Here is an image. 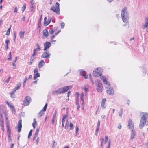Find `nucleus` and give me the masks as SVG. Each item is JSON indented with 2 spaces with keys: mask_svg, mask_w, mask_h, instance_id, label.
<instances>
[{
  "mask_svg": "<svg viewBox=\"0 0 148 148\" xmlns=\"http://www.w3.org/2000/svg\"><path fill=\"white\" fill-rule=\"evenodd\" d=\"M12 59L11 53V52L9 53V57L8 58V60H10Z\"/></svg>",
  "mask_w": 148,
  "mask_h": 148,
  "instance_id": "nucleus-45",
  "label": "nucleus"
},
{
  "mask_svg": "<svg viewBox=\"0 0 148 148\" xmlns=\"http://www.w3.org/2000/svg\"><path fill=\"white\" fill-rule=\"evenodd\" d=\"M56 111H55L52 117V121L51 122L52 124H54L55 120L56 119Z\"/></svg>",
  "mask_w": 148,
  "mask_h": 148,
  "instance_id": "nucleus-19",
  "label": "nucleus"
},
{
  "mask_svg": "<svg viewBox=\"0 0 148 148\" xmlns=\"http://www.w3.org/2000/svg\"><path fill=\"white\" fill-rule=\"evenodd\" d=\"M7 132L8 136L9 137H10V122L9 121H7L6 122Z\"/></svg>",
  "mask_w": 148,
  "mask_h": 148,
  "instance_id": "nucleus-8",
  "label": "nucleus"
},
{
  "mask_svg": "<svg viewBox=\"0 0 148 148\" xmlns=\"http://www.w3.org/2000/svg\"><path fill=\"white\" fill-rule=\"evenodd\" d=\"M80 74L81 76H83L85 79L88 78V76L86 72L83 69L79 70Z\"/></svg>",
  "mask_w": 148,
  "mask_h": 148,
  "instance_id": "nucleus-10",
  "label": "nucleus"
},
{
  "mask_svg": "<svg viewBox=\"0 0 148 148\" xmlns=\"http://www.w3.org/2000/svg\"><path fill=\"white\" fill-rule=\"evenodd\" d=\"M35 57L32 56H31L30 58V61L29 64L30 65H32V63L34 62V60Z\"/></svg>",
  "mask_w": 148,
  "mask_h": 148,
  "instance_id": "nucleus-31",
  "label": "nucleus"
},
{
  "mask_svg": "<svg viewBox=\"0 0 148 148\" xmlns=\"http://www.w3.org/2000/svg\"><path fill=\"white\" fill-rule=\"evenodd\" d=\"M17 8L16 7H15V8H14V13H16V12H17Z\"/></svg>",
  "mask_w": 148,
  "mask_h": 148,
  "instance_id": "nucleus-62",
  "label": "nucleus"
},
{
  "mask_svg": "<svg viewBox=\"0 0 148 148\" xmlns=\"http://www.w3.org/2000/svg\"><path fill=\"white\" fill-rule=\"evenodd\" d=\"M42 15H41L40 16V20L38 22V25H41V20L42 19Z\"/></svg>",
  "mask_w": 148,
  "mask_h": 148,
  "instance_id": "nucleus-47",
  "label": "nucleus"
},
{
  "mask_svg": "<svg viewBox=\"0 0 148 148\" xmlns=\"http://www.w3.org/2000/svg\"><path fill=\"white\" fill-rule=\"evenodd\" d=\"M58 94H60L61 93H63V92L62 90V88H59L57 90Z\"/></svg>",
  "mask_w": 148,
  "mask_h": 148,
  "instance_id": "nucleus-33",
  "label": "nucleus"
},
{
  "mask_svg": "<svg viewBox=\"0 0 148 148\" xmlns=\"http://www.w3.org/2000/svg\"><path fill=\"white\" fill-rule=\"evenodd\" d=\"M36 46L37 48L34 49V50L37 52L40 51L41 50V48L39 44L38 43H37L36 44Z\"/></svg>",
  "mask_w": 148,
  "mask_h": 148,
  "instance_id": "nucleus-23",
  "label": "nucleus"
},
{
  "mask_svg": "<svg viewBox=\"0 0 148 148\" xmlns=\"http://www.w3.org/2000/svg\"><path fill=\"white\" fill-rule=\"evenodd\" d=\"M5 102L6 104L12 110V111H14L15 110L14 107L13 105L10 104L7 101H6Z\"/></svg>",
  "mask_w": 148,
  "mask_h": 148,
  "instance_id": "nucleus-17",
  "label": "nucleus"
},
{
  "mask_svg": "<svg viewBox=\"0 0 148 148\" xmlns=\"http://www.w3.org/2000/svg\"><path fill=\"white\" fill-rule=\"evenodd\" d=\"M145 24L142 25V28L143 29H145L147 32H148V17H146L145 18Z\"/></svg>",
  "mask_w": 148,
  "mask_h": 148,
  "instance_id": "nucleus-6",
  "label": "nucleus"
},
{
  "mask_svg": "<svg viewBox=\"0 0 148 148\" xmlns=\"http://www.w3.org/2000/svg\"><path fill=\"white\" fill-rule=\"evenodd\" d=\"M11 78V77L10 76H9V77L5 81V82L6 83H8L9 82V80H10V78Z\"/></svg>",
  "mask_w": 148,
  "mask_h": 148,
  "instance_id": "nucleus-53",
  "label": "nucleus"
},
{
  "mask_svg": "<svg viewBox=\"0 0 148 148\" xmlns=\"http://www.w3.org/2000/svg\"><path fill=\"white\" fill-rule=\"evenodd\" d=\"M40 25H38V32H40Z\"/></svg>",
  "mask_w": 148,
  "mask_h": 148,
  "instance_id": "nucleus-60",
  "label": "nucleus"
},
{
  "mask_svg": "<svg viewBox=\"0 0 148 148\" xmlns=\"http://www.w3.org/2000/svg\"><path fill=\"white\" fill-rule=\"evenodd\" d=\"M31 98L28 96H26L24 99L23 101V104L24 106L29 105L31 102Z\"/></svg>",
  "mask_w": 148,
  "mask_h": 148,
  "instance_id": "nucleus-5",
  "label": "nucleus"
},
{
  "mask_svg": "<svg viewBox=\"0 0 148 148\" xmlns=\"http://www.w3.org/2000/svg\"><path fill=\"white\" fill-rule=\"evenodd\" d=\"M110 142H111L110 140L109 142V143H108V145L107 148H110Z\"/></svg>",
  "mask_w": 148,
  "mask_h": 148,
  "instance_id": "nucleus-61",
  "label": "nucleus"
},
{
  "mask_svg": "<svg viewBox=\"0 0 148 148\" xmlns=\"http://www.w3.org/2000/svg\"><path fill=\"white\" fill-rule=\"evenodd\" d=\"M34 73H38V69L37 68H35L34 70Z\"/></svg>",
  "mask_w": 148,
  "mask_h": 148,
  "instance_id": "nucleus-52",
  "label": "nucleus"
},
{
  "mask_svg": "<svg viewBox=\"0 0 148 148\" xmlns=\"http://www.w3.org/2000/svg\"><path fill=\"white\" fill-rule=\"evenodd\" d=\"M51 10L53 12H56L58 15L60 14V11H59L56 7L54 6H52L51 8Z\"/></svg>",
  "mask_w": 148,
  "mask_h": 148,
  "instance_id": "nucleus-16",
  "label": "nucleus"
},
{
  "mask_svg": "<svg viewBox=\"0 0 148 148\" xmlns=\"http://www.w3.org/2000/svg\"><path fill=\"white\" fill-rule=\"evenodd\" d=\"M43 34L45 36H48V32L47 29H45L43 30Z\"/></svg>",
  "mask_w": 148,
  "mask_h": 148,
  "instance_id": "nucleus-25",
  "label": "nucleus"
},
{
  "mask_svg": "<svg viewBox=\"0 0 148 148\" xmlns=\"http://www.w3.org/2000/svg\"><path fill=\"white\" fill-rule=\"evenodd\" d=\"M47 19V18L46 17H45L44 19V25L45 26H46L47 25V21L46 20Z\"/></svg>",
  "mask_w": 148,
  "mask_h": 148,
  "instance_id": "nucleus-36",
  "label": "nucleus"
},
{
  "mask_svg": "<svg viewBox=\"0 0 148 148\" xmlns=\"http://www.w3.org/2000/svg\"><path fill=\"white\" fill-rule=\"evenodd\" d=\"M32 130H30V131H29V134H28V138H29L30 136L32 135Z\"/></svg>",
  "mask_w": 148,
  "mask_h": 148,
  "instance_id": "nucleus-46",
  "label": "nucleus"
},
{
  "mask_svg": "<svg viewBox=\"0 0 148 148\" xmlns=\"http://www.w3.org/2000/svg\"><path fill=\"white\" fill-rule=\"evenodd\" d=\"M11 97L12 98H14L15 97V95L14 94H10Z\"/></svg>",
  "mask_w": 148,
  "mask_h": 148,
  "instance_id": "nucleus-55",
  "label": "nucleus"
},
{
  "mask_svg": "<svg viewBox=\"0 0 148 148\" xmlns=\"http://www.w3.org/2000/svg\"><path fill=\"white\" fill-rule=\"evenodd\" d=\"M73 125L71 123H70L69 125L70 129L71 130H72L73 129Z\"/></svg>",
  "mask_w": 148,
  "mask_h": 148,
  "instance_id": "nucleus-48",
  "label": "nucleus"
},
{
  "mask_svg": "<svg viewBox=\"0 0 148 148\" xmlns=\"http://www.w3.org/2000/svg\"><path fill=\"white\" fill-rule=\"evenodd\" d=\"M127 126L130 130H133L134 127V124L132 123V121L130 119L129 120Z\"/></svg>",
  "mask_w": 148,
  "mask_h": 148,
  "instance_id": "nucleus-12",
  "label": "nucleus"
},
{
  "mask_svg": "<svg viewBox=\"0 0 148 148\" xmlns=\"http://www.w3.org/2000/svg\"><path fill=\"white\" fill-rule=\"evenodd\" d=\"M61 28L62 29H63L64 28V27L65 26V24L64 23L62 22L61 23Z\"/></svg>",
  "mask_w": 148,
  "mask_h": 148,
  "instance_id": "nucleus-50",
  "label": "nucleus"
},
{
  "mask_svg": "<svg viewBox=\"0 0 148 148\" xmlns=\"http://www.w3.org/2000/svg\"><path fill=\"white\" fill-rule=\"evenodd\" d=\"M79 130V128H78L77 126L76 125V132H75V134H76V135H77L78 133V131Z\"/></svg>",
  "mask_w": 148,
  "mask_h": 148,
  "instance_id": "nucleus-44",
  "label": "nucleus"
},
{
  "mask_svg": "<svg viewBox=\"0 0 148 148\" xmlns=\"http://www.w3.org/2000/svg\"><path fill=\"white\" fill-rule=\"evenodd\" d=\"M25 33V31L23 32L20 31L19 32V35L21 38H23L24 37V35Z\"/></svg>",
  "mask_w": 148,
  "mask_h": 148,
  "instance_id": "nucleus-30",
  "label": "nucleus"
},
{
  "mask_svg": "<svg viewBox=\"0 0 148 148\" xmlns=\"http://www.w3.org/2000/svg\"><path fill=\"white\" fill-rule=\"evenodd\" d=\"M121 16L123 21L127 23L129 18V14L127 11V7H125L122 9Z\"/></svg>",
  "mask_w": 148,
  "mask_h": 148,
  "instance_id": "nucleus-2",
  "label": "nucleus"
},
{
  "mask_svg": "<svg viewBox=\"0 0 148 148\" xmlns=\"http://www.w3.org/2000/svg\"><path fill=\"white\" fill-rule=\"evenodd\" d=\"M39 128H38L37 129L36 131V132L35 133V135H36V136L38 134V133L39 132Z\"/></svg>",
  "mask_w": 148,
  "mask_h": 148,
  "instance_id": "nucleus-49",
  "label": "nucleus"
},
{
  "mask_svg": "<svg viewBox=\"0 0 148 148\" xmlns=\"http://www.w3.org/2000/svg\"><path fill=\"white\" fill-rule=\"evenodd\" d=\"M56 143L55 141H53V143L52 144V148H54V144Z\"/></svg>",
  "mask_w": 148,
  "mask_h": 148,
  "instance_id": "nucleus-59",
  "label": "nucleus"
},
{
  "mask_svg": "<svg viewBox=\"0 0 148 148\" xmlns=\"http://www.w3.org/2000/svg\"><path fill=\"white\" fill-rule=\"evenodd\" d=\"M59 6V3H58V2H56V7L59 11H60Z\"/></svg>",
  "mask_w": 148,
  "mask_h": 148,
  "instance_id": "nucleus-40",
  "label": "nucleus"
},
{
  "mask_svg": "<svg viewBox=\"0 0 148 148\" xmlns=\"http://www.w3.org/2000/svg\"><path fill=\"white\" fill-rule=\"evenodd\" d=\"M16 91V90L14 89L10 93V94H14Z\"/></svg>",
  "mask_w": 148,
  "mask_h": 148,
  "instance_id": "nucleus-56",
  "label": "nucleus"
},
{
  "mask_svg": "<svg viewBox=\"0 0 148 148\" xmlns=\"http://www.w3.org/2000/svg\"><path fill=\"white\" fill-rule=\"evenodd\" d=\"M51 54L49 52L46 51L44 52L41 56V58L45 59H48L50 58Z\"/></svg>",
  "mask_w": 148,
  "mask_h": 148,
  "instance_id": "nucleus-9",
  "label": "nucleus"
},
{
  "mask_svg": "<svg viewBox=\"0 0 148 148\" xmlns=\"http://www.w3.org/2000/svg\"><path fill=\"white\" fill-rule=\"evenodd\" d=\"M40 74L39 73H34V80L36 79L37 78L40 77Z\"/></svg>",
  "mask_w": 148,
  "mask_h": 148,
  "instance_id": "nucleus-26",
  "label": "nucleus"
},
{
  "mask_svg": "<svg viewBox=\"0 0 148 148\" xmlns=\"http://www.w3.org/2000/svg\"><path fill=\"white\" fill-rule=\"evenodd\" d=\"M106 88L107 92L109 95H112L114 94V90L112 87L110 86L106 87Z\"/></svg>",
  "mask_w": 148,
  "mask_h": 148,
  "instance_id": "nucleus-7",
  "label": "nucleus"
},
{
  "mask_svg": "<svg viewBox=\"0 0 148 148\" xmlns=\"http://www.w3.org/2000/svg\"><path fill=\"white\" fill-rule=\"evenodd\" d=\"M68 115H65L63 116L62 119V123H64L66 120V119Z\"/></svg>",
  "mask_w": 148,
  "mask_h": 148,
  "instance_id": "nucleus-32",
  "label": "nucleus"
},
{
  "mask_svg": "<svg viewBox=\"0 0 148 148\" xmlns=\"http://www.w3.org/2000/svg\"><path fill=\"white\" fill-rule=\"evenodd\" d=\"M84 96V94L83 92L81 94L80 99L82 101V106H83V107H84V102L83 99Z\"/></svg>",
  "mask_w": 148,
  "mask_h": 148,
  "instance_id": "nucleus-22",
  "label": "nucleus"
},
{
  "mask_svg": "<svg viewBox=\"0 0 148 148\" xmlns=\"http://www.w3.org/2000/svg\"><path fill=\"white\" fill-rule=\"evenodd\" d=\"M108 139V137L107 136H106L105 138V142H107Z\"/></svg>",
  "mask_w": 148,
  "mask_h": 148,
  "instance_id": "nucleus-58",
  "label": "nucleus"
},
{
  "mask_svg": "<svg viewBox=\"0 0 148 148\" xmlns=\"http://www.w3.org/2000/svg\"><path fill=\"white\" fill-rule=\"evenodd\" d=\"M95 85L96 86L97 91L99 92H101L103 90V88L101 82L98 79H96L95 81Z\"/></svg>",
  "mask_w": 148,
  "mask_h": 148,
  "instance_id": "nucleus-3",
  "label": "nucleus"
},
{
  "mask_svg": "<svg viewBox=\"0 0 148 148\" xmlns=\"http://www.w3.org/2000/svg\"><path fill=\"white\" fill-rule=\"evenodd\" d=\"M121 127H122V126H121V125L119 124L118 126V128L120 130V129H121Z\"/></svg>",
  "mask_w": 148,
  "mask_h": 148,
  "instance_id": "nucleus-64",
  "label": "nucleus"
},
{
  "mask_svg": "<svg viewBox=\"0 0 148 148\" xmlns=\"http://www.w3.org/2000/svg\"><path fill=\"white\" fill-rule=\"evenodd\" d=\"M54 32V31L53 29H50L49 31V33L50 34H53Z\"/></svg>",
  "mask_w": 148,
  "mask_h": 148,
  "instance_id": "nucleus-54",
  "label": "nucleus"
},
{
  "mask_svg": "<svg viewBox=\"0 0 148 148\" xmlns=\"http://www.w3.org/2000/svg\"><path fill=\"white\" fill-rule=\"evenodd\" d=\"M26 5L25 4H24L23 6L22 7V12H23L24 10H25L26 8Z\"/></svg>",
  "mask_w": 148,
  "mask_h": 148,
  "instance_id": "nucleus-39",
  "label": "nucleus"
},
{
  "mask_svg": "<svg viewBox=\"0 0 148 148\" xmlns=\"http://www.w3.org/2000/svg\"><path fill=\"white\" fill-rule=\"evenodd\" d=\"M52 94L54 95L55 94H58L57 90H54L52 93Z\"/></svg>",
  "mask_w": 148,
  "mask_h": 148,
  "instance_id": "nucleus-51",
  "label": "nucleus"
},
{
  "mask_svg": "<svg viewBox=\"0 0 148 148\" xmlns=\"http://www.w3.org/2000/svg\"><path fill=\"white\" fill-rule=\"evenodd\" d=\"M132 133L131 134V139L132 140L135 138V131L133 130H132Z\"/></svg>",
  "mask_w": 148,
  "mask_h": 148,
  "instance_id": "nucleus-24",
  "label": "nucleus"
},
{
  "mask_svg": "<svg viewBox=\"0 0 148 148\" xmlns=\"http://www.w3.org/2000/svg\"><path fill=\"white\" fill-rule=\"evenodd\" d=\"M71 88V86H66L64 87L63 88H62V90L63 92L64 93L70 89V88Z\"/></svg>",
  "mask_w": 148,
  "mask_h": 148,
  "instance_id": "nucleus-20",
  "label": "nucleus"
},
{
  "mask_svg": "<svg viewBox=\"0 0 148 148\" xmlns=\"http://www.w3.org/2000/svg\"><path fill=\"white\" fill-rule=\"evenodd\" d=\"M52 20V18L51 17H48V20H47V25L50 23L51 22V21Z\"/></svg>",
  "mask_w": 148,
  "mask_h": 148,
  "instance_id": "nucleus-38",
  "label": "nucleus"
},
{
  "mask_svg": "<svg viewBox=\"0 0 148 148\" xmlns=\"http://www.w3.org/2000/svg\"><path fill=\"white\" fill-rule=\"evenodd\" d=\"M123 111V109L122 108H121L120 110L119 111V112L118 113L119 115V116L120 117V118L122 117V112Z\"/></svg>",
  "mask_w": 148,
  "mask_h": 148,
  "instance_id": "nucleus-34",
  "label": "nucleus"
},
{
  "mask_svg": "<svg viewBox=\"0 0 148 148\" xmlns=\"http://www.w3.org/2000/svg\"><path fill=\"white\" fill-rule=\"evenodd\" d=\"M11 28V27H10L8 29L6 33L5 34L7 35H9L10 33V31Z\"/></svg>",
  "mask_w": 148,
  "mask_h": 148,
  "instance_id": "nucleus-37",
  "label": "nucleus"
},
{
  "mask_svg": "<svg viewBox=\"0 0 148 148\" xmlns=\"http://www.w3.org/2000/svg\"><path fill=\"white\" fill-rule=\"evenodd\" d=\"M102 72V69L101 68H97L94 71L93 74L95 77L100 76L101 79L103 81L104 84L108 86H110V83L106 79V77L103 76H101Z\"/></svg>",
  "mask_w": 148,
  "mask_h": 148,
  "instance_id": "nucleus-1",
  "label": "nucleus"
},
{
  "mask_svg": "<svg viewBox=\"0 0 148 148\" xmlns=\"http://www.w3.org/2000/svg\"><path fill=\"white\" fill-rule=\"evenodd\" d=\"M33 127L34 128H35L37 125V122L36 119L34 118L33 120V122L32 124Z\"/></svg>",
  "mask_w": 148,
  "mask_h": 148,
  "instance_id": "nucleus-27",
  "label": "nucleus"
},
{
  "mask_svg": "<svg viewBox=\"0 0 148 148\" xmlns=\"http://www.w3.org/2000/svg\"><path fill=\"white\" fill-rule=\"evenodd\" d=\"M22 121L21 119L19 120L18 123L17 127L18 128V132H20L21 131V129L22 127Z\"/></svg>",
  "mask_w": 148,
  "mask_h": 148,
  "instance_id": "nucleus-15",
  "label": "nucleus"
},
{
  "mask_svg": "<svg viewBox=\"0 0 148 148\" xmlns=\"http://www.w3.org/2000/svg\"><path fill=\"white\" fill-rule=\"evenodd\" d=\"M21 83H19L17 84L16 85V86L14 88V89L16 90H18L20 87L21 86Z\"/></svg>",
  "mask_w": 148,
  "mask_h": 148,
  "instance_id": "nucleus-29",
  "label": "nucleus"
},
{
  "mask_svg": "<svg viewBox=\"0 0 148 148\" xmlns=\"http://www.w3.org/2000/svg\"><path fill=\"white\" fill-rule=\"evenodd\" d=\"M9 40H6L5 41V43L6 45H8V43L9 42Z\"/></svg>",
  "mask_w": 148,
  "mask_h": 148,
  "instance_id": "nucleus-57",
  "label": "nucleus"
},
{
  "mask_svg": "<svg viewBox=\"0 0 148 148\" xmlns=\"http://www.w3.org/2000/svg\"><path fill=\"white\" fill-rule=\"evenodd\" d=\"M51 45V43L49 42H46L44 44V48L43 50L46 51L47 49L49 48Z\"/></svg>",
  "mask_w": 148,
  "mask_h": 148,
  "instance_id": "nucleus-13",
  "label": "nucleus"
},
{
  "mask_svg": "<svg viewBox=\"0 0 148 148\" xmlns=\"http://www.w3.org/2000/svg\"><path fill=\"white\" fill-rule=\"evenodd\" d=\"M142 117H141V120L139 125V128H142L144 126V123H146L147 119H148V113H144Z\"/></svg>",
  "mask_w": 148,
  "mask_h": 148,
  "instance_id": "nucleus-4",
  "label": "nucleus"
},
{
  "mask_svg": "<svg viewBox=\"0 0 148 148\" xmlns=\"http://www.w3.org/2000/svg\"><path fill=\"white\" fill-rule=\"evenodd\" d=\"M30 7L31 8H34L35 3L34 2V0H31L30 1Z\"/></svg>",
  "mask_w": 148,
  "mask_h": 148,
  "instance_id": "nucleus-28",
  "label": "nucleus"
},
{
  "mask_svg": "<svg viewBox=\"0 0 148 148\" xmlns=\"http://www.w3.org/2000/svg\"><path fill=\"white\" fill-rule=\"evenodd\" d=\"M27 80H28L27 77H26L25 78V80H24V81H23V87H24L25 86L26 82Z\"/></svg>",
  "mask_w": 148,
  "mask_h": 148,
  "instance_id": "nucleus-41",
  "label": "nucleus"
},
{
  "mask_svg": "<svg viewBox=\"0 0 148 148\" xmlns=\"http://www.w3.org/2000/svg\"><path fill=\"white\" fill-rule=\"evenodd\" d=\"M68 119H67L66 121V124H65V127H64L66 129H67V128L68 127L69 125H68Z\"/></svg>",
  "mask_w": 148,
  "mask_h": 148,
  "instance_id": "nucleus-42",
  "label": "nucleus"
},
{
  "mask_svg": "<svg viewBox=\"0 0 148 148\" xmlns=\"http://www.w3.org/2000/svg\"><path fill=\"white\" fill-rule=\"evenodd\" d=\"M1 118H0V125L1 127V130L3 131H4V121L2 115H1Z\"/></svg>",
  "mask_w": 148,
  "mask_h": 148,
  "instance_id": "nucleus-14",
  "label": "nucleus"
},
{
  "mask_svg": "<svg viewBox=\"0 0 148 148\" xmlns=\"http://www.w3.org/2000/svg\"><path fill=\"white\" fill-rule=\"evenodd\" d=\"M47 109V108L45 107H44L41 110H42V111H46Z\"/></svg>",
  "mask_w": 148,
  "mask_h": 148,
  "instance_id": "nucleus-63",
  "label": "nucleus"
},
{
  "mask_svg": "<svg viewBox=\"0 0 148 148\" xmlns=\"http://www.w3.org/2000/svg\"><path fill=\"white\" fill-rule=\"evenodd\" d=\"M89 86L88 85H85L82 87V89L84 90L85 95L86 96H87V92L89 91Z\"/></svg>",
  "mask_w": 148,
  "mask_h": 148,
  "instance_id": "nucleus-11",
  "label": "nucleus"
},
{
  "mask_svg": "<svg viewBox=\"0 0 148 148\" xmlns=\"http://www.w3.org/2000/svg\"><path fill=\"white\" fill-rule=\"evenodd\" d=\"M44 114V113L43 111H42V110H41L38 113V115L39 116L41 117Z\"/></svg>",
  "mask_w": 148,
  "mask_h": 148,
  "instance_id": "nucleus-35",
  "label": "nucleus"
},
{
  "mask_svg": "<svg viewBox=\"0 0 148 148\" xmlns=\"http://www.w3.org/2000/svg\"><path fill=\"white\" fill-rule=\"evenodd\" d=\"M106 99H103L101 103V106L103 109H104L106 108L105 106V102Z\"/></svg>",
  "mask_w": 148,
  "mask_h": 148,
  "instance_id": "nucleus-18",
  "label": "nucleus"
},
{
  "mask_svg": "<svg viewBox=\"0 0 148 148\" xmlns=\"http://www.w3.org/2000/svg\"><path fill=\"white\" fill-rule=\"evenodd\" d=\"M45 64V63L43 60H41L38 64V67L39 68H41L43 67Z\"/></svg>",
  "mask_w": 148,
  "mask_h": 148,
  "instance_id": "nucleus-21",
  "label": "nucleus"
},
{
  "mask_svg": "<svg viewBox=\"0 0 148 148\" xmlns=\"http://www.w3.org/2000/svg\"><path fill=\"white\" fill-rule=\"evenodd\" d=\"M37 53H38L36 51L34 50L33 53V54H32L31 56H32L33 57H34V56L35 55H37Z\"/></svg>",
  "mask_w": 148,
  "mask_h": 148,
  "instance_id": "nucleus-43",
  "label": "nucleus"
}]
</instances>
